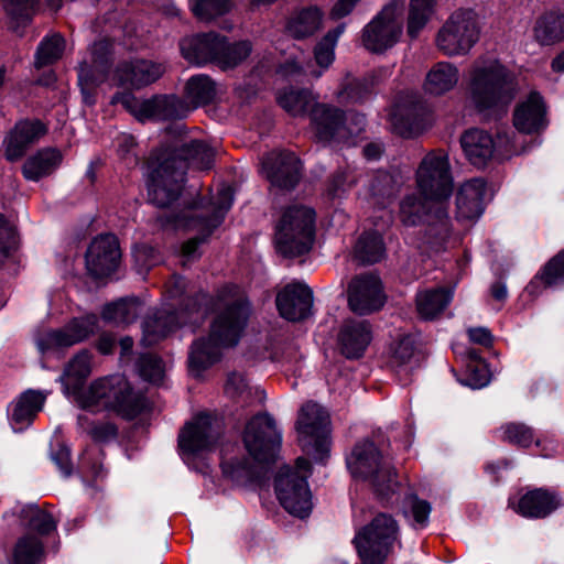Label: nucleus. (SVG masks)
I'll return each mask as SVG.
<instances>
[{"label":"nucleus","mask_w":564,"mask_h":564,"mask_svg":"<svg viewBox=\"0 0 564 564\" xmlns=\"http://www.w3.org/2000/svg\"><path fill=\"white\" fill-rule=\"evenodd\" d=\"M275 303L283 318L291 322L303 321L312 314L313 293L303 283H290L276 294Z\"/></svg>","instance_id":"obj_21"},{"label":"nucleus","mask_w":564,"mask_h":564,"mask_svg":"<svg viewBox=\"0 0 564 564\" xmlns=\"http://www.w3.org/2000/svg\"><path fill=\"white\" fill-rule=\"evenodd\" d=\"M78 425L96 443H107L118 435V426L110 421H93L79 415Z\"/></svg>","instance_id":"obj_46"},{"label":"nucleus","mask_w":564,"mask_h":564,"mask_svg":"<svg viewBox=\"0 0 564 564\" xmlns=\"http://www.w3.org/2000/svg\"><path fill=\"white\" fill-rule=\"evenodd\" d=\"M251 305L237 288L223 290L218 296L217 315L206 339L196 340L189 352V368L202 371L220 358L221 348L236 346L248 324Z\"/></svg>","instance_id":"obj_2"},{"label":"nucleus","mask_w":564,"mask_h":564,"mask_svg":"<svg viewBox=\"0 0 564 564\" xmlns=\"http://www.w3.org/2000/svg\"><path fill=\"white\" fill-rule=\"evenodd\" d=\"M76 344L83 343L98 332V317L95 314L75 317L66 324Z\"/></svg>","instance_id":"obj_56"},{"label":"nucleus","mask_w":564,"mask_h":564,"mask_svg":"<svg viewBox=\"0 0 564 564\" xmlns=\"http://www.w3.org/2000/svg\"><path fill=\"white\" fill-rule=\"evenodd\" d=\"M430 124V111L422 101L400 106L392 116V126L399 135L412 138Z\"/></svg>","instance_id":"obj_26"},{"label":"nucleus","mask_w":564,"mask_h":564,"mask_svg":"<svg viewBox=\"0 0 564 564\" xmlns=\"http://www.w3.org/2000/svg\"><path fill=\"white\" fill-rule=\"evenodd\" d=\"M347 466L354 478L368 482L382 499L388 498L399 486L393 464L373 442L357 443L347 457Z\"/></svg>","instance_id":"obj_6"},{"label":"nucleus","mask_w":564,"mask_h":564,"mask_svg":"<svg viewBox=\"0 0 564 564\" xmlns=\"http://www.w3.org/2000/svg\"><path fill=\"white\" fill-rule=\"evenodd\" d=\"M121 259V250L116 236L100 235L88 247L86 265L96 278L106 276L118 268Z\"/></svg>","instance_id":"obj_20"},{"label":"nucleus","mask_w":564,"mask_h":564,"mask_svg":"<svg viewBox=\"0 0 564 564\" xmlns=\"http://www.w3.org/2000/svg\"><path fill=\"white\" fill-rule=\"evenodd\" d=\"M479 26L470 10L453 12L438 30L435 44L445 56H464L479 40Z\"/></svg>","instance_id":"obj_11"},{"label":"nucleus","mask_w":564,"mask_h":564,"mask_svg":"<svg viewBox=\"0 0 564 564\" xmlns=\"http://www.w3.org/2000/svg\"><path fill=\"white\" fill-rule=\"evenodd\" d=\"M500 440L519 447L527 448L532 443L539 444L533 430L520 422H509L500 427Z\"/></svg>","instance_id":"obj_49"},{"label":"nucleus","mask_w":564,"mask_h":564,"mask_svg":"<svg viewBox=\"0 0 564 564\" xmlns=\"http://www.w3.org/2000/svg\"><path fill=\"white\" fill-rule=\"evenodd\" d=\"M180 46L182 55L191 63L200 65L215 62L218 65L221 36L216 33L200 34L184 39Z\"/></svg>","instance_id":"obj_29"},{"label":"nucleus","mask_w":564,"mask_h":564,"mask_svg":"<svg viewBox=\"0 0 564 564\" xmlns=\"http://www.w3.org/2000/svg\"><path fill=\"white\" fill-rule=\"evenodd\" d=\"M416 185L426 199L444 203L453 192L447 154L442 150L427 153L416 171Z\"/></svg>","instance_id":"obj_14"},{"label":"nucleus","mask_w":564,"mask_h":564,"mask_svg":"<svg viewBox=\"0 0 564 564\" xmlns=\"http://www.w3.org/2000/svg\"><path fill=\"white\" fill-rule=\"evenodd\" d=\"M311 473V463L299 457L295 467L280 468L274 479V490L280 505L290 513L299 518L308 517L312 511V495L307 484Z\"/></svg>","instance_id":"obj_9"},{"label":"nucleus","mask_w":564,"mask_h":564,"mask_svg":"<svg viewBox=\"0 0 564 564\" xmlns=\"http://www.w3.org/2000/svg\"><path fill=\"white\" fill-rule=\"evenodd\" d=\"M105 78V74L100 75L99 78H94L89 73L82 70L79 74V85L82 87L84 101L87 105L95 104V88L99 83H102Z\"/></svg>","instance_id":"obj_64"},{"label":"nucleus","mask_w":564,"mask_h":564,"mask_svg":"<svg viewBox=\"0 0 564 564\" xmlns=\"http://www.w3.org/2000/svg\"><path fill=\"white\" fill-rule=\"evenodd\" d=\"M23 516L28 520V527L41 535L50 534L56 529V520L53 516L37 506L26 507Z\"/></svg>","instance_id":"obj_53"},{"label":"nucleus","mask_w":564,"mask_h":564,"mask_svg":"<svg viewBox=\"0 0 564 564\" xmlns=\"http://www.w3.org/2000/svg\"><path fill=\"white\" fill-rule=\"evenodd\" d=\"M415 347L411 337L406 336L393 343L389 351V366L392 369H400L411 365L414 358Z\"/></svg>","instance_id":"obj_55"},{"label":"nucleus","mask_w":564,"mask_h":564,"mask_svg":"<svg viewBox=\"0 0 564 564\" xmlns=\"http://www.w3.org/2000/svg\"><path fill=\"white\" fill-rule=\"evenodd\" d=\"M40 0H4V9L14 26L28 23L36 11Z\"/></svg>","instance_id":"obj_54"},{"label":"nucleus","mask_w":564,"mask_h":564,"mask_svg":"<svg viewBox=\"0 0 564 564\" xmlns=\"http://www.w3.org/2000/svg\"><path fill=\"white\" fill-rule=\"evenodd\" d=\"M322 17L317 8L303 9L289 21L288 30L296 39L311 36L322 26Z\"/></svg>","instance_id":"obj_43"},{"label":"nucleus","mask_w":564,"mask_h":564,"mask_svg":"<svg viewBox=\"0 0 564 564\" xmlns=\"http://www.w3.org/2000/svg\"><path fill=\"white\" fill-rule=\"evenodd\" d=\"M225 393L236 401H248L251 397V391L246 378L237 372L228 376L225 384Z\"/></svg>","instance_id":"obj_59"},{"label":"nucleus","mask_w":564,"mask_h":564,"mask_svg":"<svg viewBox=\"0 0 564 564\" xmlns=\"http://www.w3.org/2000/svg\"><path fill=\"white\" fill-rule=\"evenodd\" d=\"M137 143L132 135L121 134L118 138V154L128 166H135L139 163V156L135 152Z\"/></svg>","instance_id":"obj_61"},{"label":"nucleus","mask_w":564,"mask_h":564,"mask_svg":"<svg viewBox=\"0 0 564 564\" xmlns=\"http://www.w3.org/2000/svg\"><path fill=\"white\" fill-rule=\"evenodd\" d=\"M386 299L382 282L375 274L356 275L348 284V306L356 314L366 315L379 311Z\"/></svg>","instance_id":"obj_16"},{"label":"nucleus","mask_w":564,"mask_h":564,"mask_svg":"<svg viewBox=\"0 0 564 564\" xmlns=\"http://www.w3.org/2000/svg\"><path fill=\"white\" fill-rule=\"evenodd\" d=\"M62 159V153L57 149H42L24 162L23 176L29 181H39L52 174L59 166Z\"/></svg>","instance_id":"obj_35"},{"label":"nucleus","mask_w":564,"mask_h":564,"mask_svg":"<svg viewBox=\"0 0 564 564\" xmlns=\"http://www.w3.org/2000/svg\"><path fill=\"white\" fill-rule=\"evenodd\" d=\"M329 415L315 402H306L299 411L295 429L303 451L323 459L328 451Z\"/></svg>","instance_id":"obj_13"},{"label":"nucleus","mask_w":564,"mask_h":564,"mask_svg":"<svg viewBox=\"0 0 564 564\" xmlns=\"http://www.w3.org/2000/svg\"><path fill=\"white\" fill-rule=\"evenodd\" d=\"M514 74L497 58H478L469 70L467 94L477 112L501 116L516 98Z\"/></svg>","instance_id":"obj_4"},{"label":"nucleus","mask_w":564,"mask_h":564,"mask_svg":"<svg viewBox=\"0 0 564 564\" xmlns=\"http://www.w3.org/2000/svg\"><path fill=\"white\" fill-rule=\"evenodd\" d=\"M144 120H180L188 116L191 106L176 95H156L143 100Z\"/></svg>","instance_id":"obj_28"},{"label":"nucleus","mask_w":564,"mask_h":564,"mask_svg":"<svg viewBox=\"0 0 564 564\" xmlns=\"http://www.w3.org/2000/svg\"><path fill=\"white\" fill-rule=\"evenodd\" d=\"M509 506L520 516L530 519H543L561 506L556 492L545 488H534L510 499Z\"/></svg>","instance_id":"obj_23"},{"label":"nucleus","mask_w":564,"mask_h":564,"mask_svg":"<svg viewBox=\"0 0 564 564\" xmlns=\"http://www.w3.org/2000/svg\"><path fill=\"white\" fill-rule=\"evenodd\" d=\"M310 119L311 129L321 142L344 141L361 130L347 127L345 112L326 104H316L310 111Z\"/></svg>","instance_id":"obj_17"},{"label":"nucleus","mask_w":564,"mask_h":564,"mask_svg":"<svg viewBox=\"0 0 564 564\" xmlns=\"http://www.w3.org/2000/svg\"><path fill=\"white\" fill-rule=\"evenodd\" d=\"M193 14L200 21H210L230 11L232 0H189Z\"/></svg>","instance_id":"obj_52"},{"label":"nucleus","mask_w":564,"mask_h":564,"mask_svg":"<svg viewBox=\"0 0 564 564\" xmlns=\"http://www.w3.org/2000/svg\"><path fill=\"white\" fill-rule=\"evenodd\" d=\"M43 552L41 540L34 535L25 534L17 541L10 563L37 564L43 556Z\"/></svg>","instance_id":"obj_45"},{"label":"nucleus","mask_w":564,"mask_h":564,"mask_svg":"<svg viewBox=\"0 0 564 564\" xmlns=\"http://www.w3.org/2000/svg\"><path fill=\"white\" fill-rule=\"evenodd\" d=\"M18 243L17 232L0 215V259L7 258Z\"/></svg>","instance_id":"obj_63"},{"label":"nucleus","mask_w":564,"mask_h":564,"mask_svg":"<svg viewBox=\"0 0 564 564\" xmlns=\"http://www.w3.org/2000/svg\"><path fill=\"white\" fill-rule=\"evenodd\" d=\"M45 133L46 127L40 120L17 122L3 141L6 158L9 161L19 160L26 149Z\"/></svg>","instance_id":"obj_25"},{"label":"nucleus","mask_w":564,"mask_h":564,"mask_svg":"<svg viewBox=\"0 0 564 564\" xmlns=\"http://www.w3.org/2000/svg\"><path fill=\"white\" fill-rule=\"evenodd\" d=\"M486 184L481 178L467 181L459 188L456 196L458 212L464 218H476L482 213V200Z\"/></svg>","instance_id":"obj_33"},{"label":"nucleus","mask_w":564,"mask_h":564,"mask_svg":"<svg viewBox=\"0 0 564 564\" xmlns=\"http://www.w3.org/2000/svg\"><path fill=\"white\" fill-rule=\"evenodd\" d=\"M345 31V23L339 24L334 30L328 31L326 35L317 43L314 50V58L316 64L322 68H328L334 62V48L338 37Z\"/></svg>","instance_id":"obj_47"},{"label":"nucleus","mask_w":564,"mask_h":564,"mask_svg":"<svg viewBox=\"0 0 564 564\" xmlns=\"http://www.w3.org/2000/svg\"><path fill=\"white\" fill-rule=\"evenodd\" d=\"M80 408L93 412L109 410L126 420L139 416L147 409V399L134 392L128 380L120 375L93 381L76 397Z\"/></svg>","instance_id":"obj_5"},{"label":"nucleus","mask_w":564,"mask_h":564,"mask_svg":"<svg viewBox=\"0 0 564 564\" xmlns=\"http://www.w3.org/2000/svg\"><path fill=\"white\" fill-rule=\"evenodd\" d=\"M220 436L216 421L207 414L197 415L187 423L178 435V446L186 453H198L212 449Z\"/></svg>","instance_id":"obj_19"},{"label":"nucleus","mask_w":564,"mask_h":564,"mask_svg":"<svg viewBox=\"0 0 564 564\" xmlns=\"http://www.w3.org/2000/svg\"><path fill=\"white\" fill-rule=\"evenodd\" d=\"M279 105L291 116H304L317 102V97L308 89L290 88L278 95Z\"/></svg>","instance_id":"obj_41"},{"label":"nucleus","mask_w":564,"mask_h":564,"mask_svg":"<svg viewBox=\"0 0 564 564\" xmlns=\"http://www.w3.org/2000/svg\"><path fill=\"white\" fill-rule=\"evenodd\" d=\"M399 218L404 226H417L426 221L427 242L440 248L451 235V225L445 203L426 199L416 194L406 195L400 202Z\"/></svg>","instance_id":"obj_7"},{"label":"nucleus","mask_w":564,"mask_h":564,"mask_svg":"<svg viewBox=\"0 0 564 564\" xmlns=\"http://www.w3.org/2000/svg\"><path fill=\"white\" fill-rule=\"evenodd\" d=\"M532 33L534 41L543 46L564 41V8L541 14L534 22Z\"/></svg>","instance_id":"obj_31"},{"label":"nucleus","mask_w":564,"mask_h":564,"mask_svg":"<svg viewBox=\"0 0 564 564\" xmlns=\"http://www.w3.org/2000/svg\"><path fill=\"white\" fill-rule=\"evenodd\" d=\"M459 70L449 62H438L427 72L424 90L441 96L452 90L458 83Z\"/></svg>","instance_id":"obj_34"},{"label":"nucleus","mask_w":564,"mask_h":564,"mask_svg":"<svg viewBox=\"0 0 564 564\" xmlns=\"http://www.w3.org/2000/svg\"><path fill=\"white\" fill-rule=\"evenodd\" d=\"M112 105H122L126 110L131 112L135 118L143 121L145 113L142 111L143 100L139 101L130 91L117 93L111 98Z\"/></svg>","instance_id":"obj_62"},{"label":"nucleus","mask_w":564,"mask_h":564,"mask_svg":"<svg viewBox=\"0 0 564 564\" xmlns=\"http://www.w3.org/2000/svg\"><path fill=\"white\" fill-rule=\"evenodd\" d=\"M187 322L184 311L158 310L143 322V341L153 345Z\"/></svg>","instance_id":"obj_30"},{"label":"nucleus","mask_w":564,"mask_h":564,"mask_svg":"<svg viewBox=\"0 0 564 564\" xmlns=\"http://www.w3.org/2000/svg\"><path fill=\"white\" fill-rule=\"evenodd\" d=\"M242 441L250 457H236L223 452L220 467L226 478L247 484L261 474V465L273 460L281 445V433L268 413L252 416L246 424Z\"/></svg>","instance_id":"obj_3"},{"label":"nucleus","mask_w":564,"mask_h":564,"mask_svg":"<svg viewBox=\"0 0 564 564\" xmlns=\"http://www.w3.org/2000/svg\"><path fill=\"white\" fill-rule=\"evenodd\" d=\"M384 253L382 237L376 231L364 232L354 247V258L362 264L379 262Z\"/></svg>","instance_id":"obj_40"},{"label":"nucleus","mask_w":564,"mask_h":564,"mask_svg":"<svg viewBox=\"0 0 564 564\" xmlns=\"http://www.w3.org/2000/svg\"><path fill=\"white\" fill-rule=\"evenodd\" d=\"M538 278L546 286H552L564 280V249L546 262Z\"/></svg>","instance_id":"obj_58"},{"label":"nucleus","mask_w":564,"mask_h":564,"mask_svg":"<svg viewBox=\"0 0 564 564\" xmlns=\"http://www.w3.org/2000/svg\"><path fill=\"white\" fill-rule=\"evenodd\" d=\"M215 156V149L204 140H191L154 154L150 164L149 200L160 208L170 206L181 193L185 169L209 170Z\"/></svg>","instance_id":"obj_1"},{"label":"nucleus","mask_w":564,"mask_h":564,"mask_svg":"<svg viewBox=\"0 0 564 564\" xmlns=\"http://www.w3.org/2000/svg\"><path fill=\"white\" fill-rule=\"evenodd\" d=\"M315 212L303 205L288 207L276 226L278 251L288 258L308 252L314 242Z\"/></svg>","instance_id":"obj_8"},{"label":"nucleus","mask_w":564,"mask_h":564,"mask_svg":"<svg viewBox=\"0 0 564 564\" xmlns=\"http://www.w3.org/2000/svg\"><path fill=\"white\" fill-rule=\"evenodd\" d=\"M404 0H391L362 29L361 43L371 53H383L394 46L402 34L399 17Z\"/></svg>","instance_id":"obj_12"},{"label":"nucleus","mask_w":564,"mask_h":564,"mask_svg":"<svg viewBox=\"0 0 564 564\" xmlns=\"http://www.w3.org/2000/svg\"><path fill=\"white\" fill-rule=\"evenodd\" d=\"M397 521L389 514L380 513L355 536L359 557L364 564H383L398 539Z\"/></svg>","instance_id":"obj_10"},{"label":"nucleus","mask_w":564,"mask_h":564,"mask_svg":"<svg viewBox=\"0 0 564 564\" xmlns=\"http://www.w3.org/2000/svg\"><path fill=\"white\" fill-rule=\"evenodd\" d=\"M165 72L162 64L145 59L123 62L116 69L120 86L140 89L158 80Z\"/></svg>","instance_id":"obj_24"},{"label":"nucleus","mask_w":564,"mask_h":564,"mask_svg":"<svg viewBox=\"0 0 564 564\" xmlns=\"http://www.w3.org/2000/svg\"><path fill=\"white\" fill-rule=\"evenodd\" d=\"M45 402V395L41 392L29 390L17 401L11 420L15 430H23L30 425L36 414L42 410Z\"/></svg>","instance_id":"obj_37"},{"label":"nucleus","mask_w":564,"mask_h":564,"mask_svg":"<svg viewBox=\"0 0 564 564\" xmlns=\"http://www.w3.org/2000/svg\"><path fill=\"white\" fill-rule=\"evenodd\" d=\"M140 313V302L135 297L121 299L117 302L106 305L102 310L105 321L120 324H130L134 322Z\"/></svg>","instance_id":"obj_44"},{"label":"nucleus","mask_w":564,"mask_h":564,"mask_svg":"<svg viewBox=\"0 0 564 564\" xmlns=\"http://www.w3.org/2000/svg\"><path fill=\"white\" fill-rule=\"evenodd\" d=\"M546 112L543 97L538 91H532L516 106L512 115L513 127L524 134L540 133L549 124Z\"/></svg>","instance_id":"obj_22"},{"label":"nucleus","mask_w":564,"mask_h":564,"mask_svg":"<svg viewBox=\"0 0 564 564\" xmlns=\"http://www.w3.org/2000/svg\"><path fill=\"white\" fill-rule=\"evenodd\" d=\"M217 94L216 83L207 75L192 76L185 84V101L191 106V111L199 106L212 102Z\"/></svg>","instance_id":"obj_38"},{"label":"nucleus","mask_w":564,"mask_h":564,"mask_svg":"<svg viewBox=\"0 0 564 564\" xmlns=\"http://www.w3.org/2000/svg\"><path fill=\"white\" fill-rule=\"evenodd\" d=\"M452 293L445 288L430 289L416 294V310L424 319L437 317L449 304Z\"/></svg>","instance_id":"obj_39"},{"label":"nucleus","mask_w":564,"mask_h":564,"mask_svg":"<svg viewBox=\"0 0 564 564\" xmlns=\"http://www.w3.org/2000/svg\"><path fill=\"white\" fill-rule=\"evenodd\" d=\"M137 368L140 376L150 382L158 383L163 379L164 368L161 358L153 354H143L139 357Z\"/></svg>","instance_id":"obj_57"},{"label":"nucleus","mask_w":564,"mask_h":564,"mask_svg":"<svg viewBox=\"0 0 564 564\" xmlns=\"http://www.w3.org/2000/svg\"><path fill=\"white\" fill-rule=\"evenodd\" d=\"M372 339L371 325L367 321L347 319L338 334L339 347L347 358H359Z\"/></svg>","instance_id":"obj_27"},{"label":"nucleus","mask_w":564,"mask_h":564,"mask_svg":"<svg viewBox=\"0 0 564 564\" xmlns=\"http://www.w3.org/2000/svg\"><path fill=\"white\" fill-rule=\"evenodd\" d=\"M91 354L87 349L78 351L66 365L62 382L68 394L78 395L82 386L91 372Z\"/></svg>","instance_id":"obj_32"},{"label":"nucleus","mask_w":564,"mask_h":564,"mask_svg":"<svg viewBox=\"0 0 564 564\" xmlns=\"http://www.w3.org/2000/svg\"><path fill=\"white\" fill-rule=\"evenodd\" d=\"M234 200V194L230 187H223L217 195L216 202L214 203L213 213L208 216L200 213L194 212L187 215L191 223L188 227H202L207 230V234L216 228L223 220L226 212L231 207Z\"/></svg>","instance_id":"obj_36"},{"label":"nucleus","mask_w":564,"mask_h":564,"mask_svg":"<svg viewBox=\"0 0 564 564\" xmlns=\"http://www.w3.org/2000/svg\"><path fill=\"white\" fill-rule=\"evenodd\" d=\"M74 345H76L75 339L66 325L57 329L47 330L36 339V346L42 354L54 349L68 348Z\"/></svg>","instance_id":"obj_51"},{"label":"nucleus","mask_w":564,"mask_h":564,"mask_svg":"<svg viewBox=\"0 0 564 564\" xmlns=\"http://www.w3.org/2000/svg\"><path fill=\"white\" fill-rule=\"evenodd\" d=\"M436 0H410L406 33L416 39L434 13Z\"/></svg>","instance_id":"obj_42"},{"label":"nucleus","mask_w":564,"mask_h":564,"mask_svg":"<svg viewBox=\"0 0 564 564\" xmlns=\"http://www.w3.org/2000/svg\"><path fill=\"white\" fill-rule=\"evenodd\" d=\"M251 53V44L248 41H240L234 44L226 43L221 36V48L219 50L218 65L226 69L232 68L246 59Z\"/></svg>","instance_id":"obj_48"},{"label":"nucleus","mask_w":564,"mask_h":564,"mask_svg":"<svg viewBox=\"0 0 564 564\" xmlns=\"http://www.w3.org/2000/svg\"><path fill=\"white\" fill-rule=\"evenodd\" d=\"M397 191V182L388 172H377L370 183V192L372 196L379 198H389Z\"/></svg>","instance_id":"obj_60"},{"label":"nucleus","mask_w":564,"mask_h":564,"mask_svg":"<svg viewBox=\"0 0 564 564\" xmlns=\"http://www.w3.org/2000/svg\"><path fill=\"white\" fill-rule=\"evenodd\" d=\"M65 48V40L58 35L45 37L39 45L36 51L35 66L36 68L53 64L59 59Z\"/></svg>","instance_id":"obj_50"},{"label":"nucleus","mask_w":564,"mask_h":564,"mask_svg":"<svg viewBox=\"0 0 564 564\" xmlns=\"http://www.w3.org/2000/svg\"><path fill=\"white\" fill-rule=\"evenodd\" d=\"M262 173L272 186L292 189L301 178V161L289 151H272L261 162Z\"/></svg>","instance_id":"obj_18"},{"label":"nucleus","mask_w":564,"mask_h":564,"mask_svg":"<svg viewBox=\"0 0 564 564\" xmlns=\"http://www.w3.org/2000/svg\"><path fill=\"white\" fill-rule=\"evenodd\" d=\"M514 133L503 129L497 132V141L485 130L469 129L460 137V145L468 161L475 166H484L492 158L496 148L506 152H518L513 144Z\"/></svg>","instance_id":"obj_15"}]
</instances>
